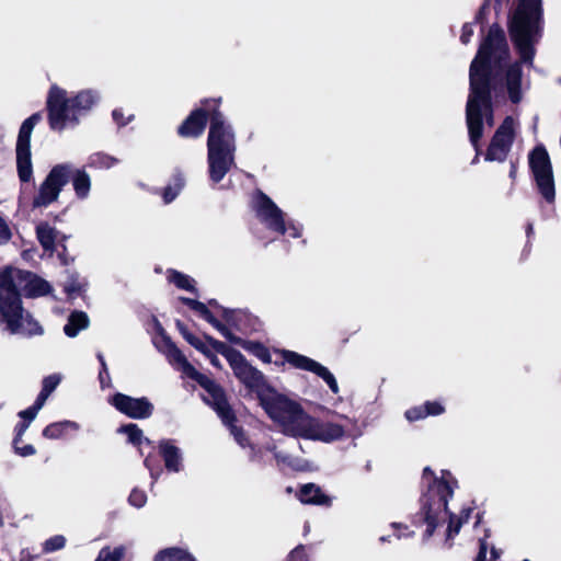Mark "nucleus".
<instances>
[{"instance_id": "1", "label": "nucleus", "mask_w": 561, "mask_h": 561, "mask_svg": "<svg viewBox=\"0 0 561 561\" xmlns=\"http://www.w3.org/2000/svg\"><path fill=\"white\" fill-rule=\"evenodd\" d=\"M508 47L504 32L496 25L490 27L470 66V94L466 117L469 138L474 148L483 135V123L493 125L491 93L506 92L513 103L523 98L520 62L506 65Z\"/></svg>"}, {"instance_id": "2", "label": "nucleus", "mask_w": 561, "mask_h": 561, "mask_svg": "<svg viewBox=\"0 0 561 561\" xmlns=\"http://www.w3.org/2000/svg\"><path fill=\"white\" fill-rule=\"evenodd\" d=\"M219 100H207L204 108H198L179 127L183 137L199 136L209 115V131L207 139V162L209 178L214 183L220 182L234 165L236 135L221 112L217 110Z\"/></svg>"}, {"instance_id": "3", "label": "nucleus", "mask_w": 561, "mask_h": 561, "mask_svg": "<svg viewBox=\"0 0 561 561\" xmlns=\"http://www.w3.org/2000/svg\"><path fill=\"white\" fill-rule=\"evenodd\" d=\"M51 286L37 275L7 267L0 272V324L10 334L33 336L43 333L42 327L22 307L21 295L39 297L50 293Z\"/></svg>"}, {"instance_id": "4", "label": "nucleus", "mask_w": 561, "mask_h": 561, "mask_svg": "<svg viewBox=\"0 0 561 561\" xmlns=\"http://www.w3.org/2000/svg\"><path fill=\"white\" fill-rule=\"evenodd\" d=\"M260 400L265 412L286 435L323 443H332L345 436L344 426L312 417L299 403L285 396L271 391L262 394Z\"/></svg>"}, {"instance_id": "5", "label": "nucleus", "mask_w": 561, "mask_h": 561, "mask_svg": "<svg viewBox=\"0 0 561 561\" xmlns=\"http://www.w3.org/2000/svg\"><path fill=\"white\" fill-rule=\"evenodd\" d=\"M100 94L95 90H82L69 96L67 91L53 84L47 94L48 124L50 129L61 133L79 125L99 102Z\"/></svg>"}, {"instance_id": "6", "label": "nucleus", "mask_w": 561, "mask_h": 561, "mask_svg": "<svg viewBox=\"0 0 561 561\" xmlns=\"http://www.w3.org/2000/svg\"><path fill=\"white\" fill-rule=\"evenodd\" d=\"M541 0H519L510 21V35L519 53L520 61L533 65L535 44L541 37Z\"/></svg>"}, {"instance_id": "7", "label": "nucleus", "mask_w": 561, "mask_h": 561, "mask_svg": "<svg viewBox=\"0 0 561 561\" xmlns=\"http://www.w3.org/2000/svg\"><path fill=\"white\" fill-rule=\"evenodd\" d=\"M184 375L197 381L207 391L208 396L205 398L207 403L214 408L222 423L230 428L236 442L241 447H245L248 439L242 430L233 424L236 416L226 400L222 389L209 377L198 373L193 366H187Z\"/></svg>"}, {"instance_id": "8", "label": "nucleus", "mask_w": 561, "mask_h": 561, "mask_svg": "<svg viewBox=\"0 0 561 561\" xmlns=\"http://www.w3.org/2000/svg\"><path fill=\"white\" fill-rule=\"evenodd\" d=\"M216 352L226 356L229 365L231 366L236 377L249 389L260 391L265 386L263 374L251 366L243 355L236 351L228 348L222 342L209 340Z\"/></svg>"}, {"instance_id": "9", "label": "nucleus", "mask_w": 561, "mask_h": 561, "mask_svg": "<svg viewBox=\"0 0 561 561\" xmlns=\"http://www.w3.org/2000/svg\"><path fill=\"white\" fill-rule=\"evenodd\" d=\"M529 167L541 197L553 204L556 199V185L551 162L543 147H536L529 154Z\"/></svg>"}, {"instance_id": "10", "label": "nucleus", "mask_w": 561, "mask_h": 561, "mask_svg": "<svg viewBox=\"0 0 561 561\" xmlns=\"http://www.w3.org/2000/svg\"><path fill=\"white\" fill-rule=\"evenodd\" d=\"M41 119L42 114L34 113L22 123L19 130L15 152L18 174L22 182H30L33 179L31 135Z\"/></svg>"}, {"instance_id": "11", "label": "nucleus", "mask_w": 561, "mask_h": 561, "mask_svg": "<svg viewBox=\"0 0 561 561\" xmlns=\"http://www.w3.org/2000/svg\"><path fill=\"white\" fill-rule=\"evenodd\" d=\"M70 173V163H60L53 167L33 198V207H47L56 202L62 187L68 183Z\"/></svg>"}, {"instance_id": "12", "label": "nucleus", "mask_w": 561, "mask_h": 561, "mask_svg": "<svg viewBox=\"0 0 561 561\" xmlns=\"http://www.w3.org/2000/svg\"><path fill=\"white\" fill-rule=\"evenodd\" d=\"M256 218L268 230L285 234L286 221L282 209L264 193L257 192L252 199Z\"/></svg>"}, {"instance_id": "13", "label": "nucleus", "mask_w": 561, "mask_h": 561, "mask_svg": "<svg viewBox=\"0 0 561 561\" xmlns=\"http://www.w3.org/2000/svg\"><path fill=\"white\" fill-rule=\"evenodd\" d=\"M518 123L512 116H507L496 129L485 153V160L503 162L511 151Z\"/></svg>"}, {"instance_id": "14", "label": "nucleus", "mask_w": 561, "mask_h": 561, "mask_svg": "<svg viewBox=\"0 0 561 561\" xmlns=\"http://www.w3.org/2000/svg\"><path fill=\"white\" fill-rule=\"evenodd\" d=\"M280 356L285 363H288L294 368L313 373L320 377L330 388L333 393H339V385L334 375L323 365L313 360L310 357L298 354L293 351L283 350Z\"/></svg>"}, {"instance_id": "15", "label": "nucleus", "mask_w": 561, "mask_h": 561, "mask_svg": "<svg viewBox=\"0 0 561 561\" xmlns=\"http://www.w3.org/2000/svg\"><path fill=\"white\" fill-rule=\"evenodd\" d=\"M117 411L135 420L148 419L153 413V404L146 398H133L117 392L110 400Z\"/></svg>"}, {"instance_id": "16", "label": "nucleus", "mask_w": 561, "mask_h": 561, "mask_svg": "<svg viewBox=\"0 0 561 561\" xmlns=\"http://www.w3.org/2000/svg\"><path fill=\"white\" fill-rule=\"evenodd\" d=\"M421 480L427 491H454L459 488L457 479L447 470L435 473L430 467H425Z\"/></svg>"}, {"instance_id": "17", "label": "nucleus", "mask_w": 561, "mask_h": 561, "mask_svg": "<svg viewBox=\"0 0 561 561\" xmlns=\"http://www.w3.org/2000/svg\"><path fill=\"white\" fill-rule=\"evenodd\" d=\"M159 455L164 461L165 469L178 472L182 466V455L179 447L171 439H162L158 444Z\"/></svg>"}, {"instance_id": "18", "label": "nucleus", "mask_w": 561, "mask_h": 561, "mask_svg": "<svg viewBox=\"0 0 561 561\" xmlns=\"http://www.w3.org/2000/svg\"><path fill=\"white\" fill-rule=\"evenodd\" d=\"M182 301L186 304L192 310H194L199 317L216 328L222 336L228 340H232L230 330L211 314L205 304L190 298H182Z\"/></svg>"}, {"instance_id": "19", "label": "nucleus", "mask_w": 561, "mask_h": 561, "mask_svg": "<svg viewBox=\"0 0 561 561\" xmlns=\"http://www.w3.org/2000/svg\"><path fill=\"white\" fill-rule=\"evenodd\" d=\"M72 186L76 196L79 199H85L89 197L91 190V178L83 169L73 170L71 168Z\"/></svg>"}, {"instance_id": "20", "label": "nucleus", "mask_w": 561, "mask_h": 561, "mask_svg": "<svg viewBox=\"0 0 561 561\" xmlns=\"http://www.w3.org/2000/svg\"><path fill=\"white\" fill-rule=\"evenodd\" d=\"M89 327V318L83 311H73L68 322L64 327V332L69 337H75L78 333Z\"/></svg>"}, {"instance_id": "21", "label": "nucleus", "mask_w": 561, "mask_h": 561, "mask_svg": "<svg viewBox=\"0 0 561 561\" xmlns=\"http://www.w3.org/2000/svg\"><path fill=\"white\" fill-rule=\"evenodd\" d=\"M169 362L183 374L186 371L187 366H192L184 354L170 341L164 340V350Z\"/></svg>"}, {"instance_id": "22", "label": "nucleus", "mask_w": 561, "mask_h": 561, "mask_svg": "<svg viewBox=\"0 0 561 561\" xmlns=\"http://www.w3.org/2000/svg\"><path fill=\"white\" fill-rule=\"evenodd\" d=\"M79 428V424L73 421L55 422L43 430V436L48 439H58L61 438L67 431H78Z\"/></svg>"}, {"instance_id": "23", "label": "nucleus", "mask_w": 561, "mask_h": 561, "mask_svg": "<svg viewBox=\"0 0 561 561\" xmlns=\"http://www.w3.org/2000/svg\"><path fill=\"white\" fill-rule=\"evenodd\" d=\"M37 239L46 251H54L57 231L47 224H41L36 228Z\"/></svg>"}, {"instance_id": "24", "label": "nucleus", "mask_w": 561, "mask_h": 561, "mask_svg": "<svg viewBox=\"0 0 561 561\" xmlns=\"http://www.w3.org/2000/svg\"><path fill=\"white\" fill-rule=\"evenodd\" d=\"M118 433L125 434L127 436L128 443L134 446H140L142 443L150 444V440L144 437V433L137 424L129 423L121 426L117 430Z\"/></svg>"}, {"instance_id": "25", "label": "nucleus", "mask_w": 561, "mask_h": 561, "mask_svg": "<svg viewBox=\"0 0 561 561\" xmlns=\"http://www.w3.org/2000/svg\"><path fill=\"white\" fill-rule=\"evenodd\" d=\"M119 160L104 152H95L89 157L88 165L94 169H111L115 167Z\"/></svg>"}, {"instance_id": "26", "label": "nucleus", "mask_w": 561, "mask_h": 561, "mask_svg": "<svg viewBox=\"0 0 561 561\" xmlns=\"http://www.w3.org/2000/svg\"><path fill=\"white\" fill-rule=\"evenodd\" d=\"M60 381L61 376L58 374L45 377L43 380L42 390L36 399L45 404L46 400L48 399L50 393L57 388Z\"/></svg>"}, {"instance_id": "27", "label": "nucleus", "mask_w": 561, "mask_h": 561, "mask_svg": "<svg viewBox=\"0 0 561 561\" xmlns=\"http://www.w3.org/2000/svg\"><path fill=\"white\" fill-rule=\"evenodd\" d=\"M168 278L171 283H173L175 286H178L181 289H185V290H190V291L194 290V280L187 275H184L176 271H170Z\"/></svg>"}, {"instance_id": "28", "label": "nucleus", "mask_w": 561, "mask_h": 561, "mask_svg": "<svg viewBox=\"0 0 561 561\" xmlns=\"http://www.w3.org/2000/svg\"><path fill=\"white\" fill-rule=\"evenodd\" d=\"M209 340H213L211 337L209 336H206V342L201 340L199 337L195 336V335H190V336H186V341L193 346L195 347L197 351H199L201 353H203L204 355L205 354H208V351L210 348L215 350L211 342Z\"/></svg>"}, {"instance_id": "29", "label": "nucleus", "mask_w": 561, "mask_h": 561, "mask_svg": "<svg viewBox=\"0 0 561 561\" xmlns=\"http://www.w3.org/2000/svg\"><path fill=\"white\" fill-rule=\"evenodd\" d=\"M13 449H14L15 454L21 457L33 456L36 453L35 447L31 444H23L22 438L13 439Z\"/></svg>"}, {"instance_id": "30", "label": "nucleus", "mask_w": 561, "mask_h": 561, "mask_svg": "<svg viewBox=\"0 0 561 561\" xmlns=\"http://www.w3.org/2000/svg\"><path fill=\"white\" fill-rule=\"evenodd\" d=\"M44 403L39 400H35L34 404L19 413V416L24 421L31 423L37 415L38 411L43 408Z\"/></svg>"}, {"instance_id": "31", "label": "nucleus", "mask_w": 561, "mask_h": 561, "mask_svg": "<svg viewBox=\"0 0 561 561\" xmlns=\"http://www.w3.org/2000/svg\"><path fill=\"white\" fill-rule=\"evenodd\" d=\"M185 184V179L184 176H179V185L178 187H173L171 185H169L168 187L164 188V193H163V199L164 202L168 204V203H171L178 195L179 193L181 192V190L183 188Z\"/></svg>"}, {"instance_id": "32", "label": "nucleus", "mask_w": 561, "mask_h": 561, "mask_svg": "<svg viewBox=\"0 0 561 561\" xmlns=\"http://www.w3.org/2000/svg\"><path fill=\"white\" fill-rule=\"evenodd\" d=\"M404 415H405L407 420L410 422H415V421L422 420L427 416L424 405L413 407V408L407 410Z\"/></svg>"}, {"instance_id": "33", "label": "nucleus", "mask_w": 561, "mask_h": 561, "mask_svg": "<svg viewBox=\"0 0 561 561\" xmlns=\"http://www.w3.org/2000/svg\"><path fill=\"white\" fill-rule=\"evenodd\" d=\"M424 409L426 410V415H440L444 413L445 408L440 402L437 401H427L424 404Z\"/></svg>"}, {"instance_id": "34", "label": "nucleus", "mask_w": 561, "mask_h": 561, "mask_svg": "<svg viewBox=\"0 0 561 561\" xmlns=\"http://www.w3.org/2000/svg\"><path fill=\"white\" fill-rule=\"evenodd\" d=\"M11 229L7 221L0 216V245L5 244L11 239Z\"/></svg>"}, {"instance_id": "35", "label": "nucleus", "mask_w": 561, "mask_h": 561, "mask_svg": "<svg viewBox=\"0 0 561 561\" xmlns=\"http://www.w3.org/2000/svg\"><path fill=\"white\" fill-rule=\"evenodd\" d=\"M112 116H113L114 122L121 127L127 125L133 119V115L125 117L124 113L121 108L114 110L112 113Z\"/></svg>"}, {"instance_id": "36", "label": "nucleus", "mask_w": 561, "mask_h": 561, "mask_svg": "<svg viewBox=\"0 0 561 561\" xmlns=\"http://www.w3.org/2000/svg\"><path fill=\"white\" fill-rule=\"evenodd\" d=\"M145 465L150 471L151 477L154 479L162 472L159 465L156 463L154 459L150 456L145 459Z\"/></svg>"}, {"instance_id": "37", "label": "nucleus", "mask_w": 561, "mask_h": 561, "mask_svg": "<svg viewBox=\"0 0 561 561\" xmlns=\"http://www.w3.org/2000/svg\"><path fill=\"white\" fill-rule=\"evenodd\" d=\"M472 35H473V25L470 23L465 24L462 26V31H461V35H460L461 43L463 45H467L470 42Z\"/></svg>"}, {"instance_id": "38", "label": "nucleus", "mask_w": 561, "mask_h": 561, "mask_svg": "<svg viewBox=\"0 0 561 561\" xmlns=\"http://www.w3.org/2000/svg\"><path fill=\"white\" fill-rule=\"evenodd\" d=\"M291 238H299L301 236V226L293 221L286 222V232Z\"/></svg>"}, {"instance_id": "39", "label": "nucleus", "mask_w": 561, "mask_h": 561, "mask_svg": "<svg viewBox=\"0 0 561 561\" xmlns=\"http://www.w3.org/2000/svg\"><path fill=\"white\" fill-rule=\"evenodd\" d=\"M99 379H100V385H101L102 389L110 387L111 377H110L108 369H106V373H104V370H100Z\"/></svg>"}, {"instance_id": "40", "label": "nucleus", "mask_w": 561, "mask_h": 561, "mask_svg": "<svg viewBox=\"0 0 561 561\" xmlns=\"http://www.w3.org/2000/svg\"><path fill=\"white\" fill-rule=\"evenodd\" d=\"M30 424L31 423H28L26 421H23V422L19 423L15 426V436H14V438L21 439L22 436L24 435V433L26 432V430L28 428Z\"/></svg>"}, {"instance_id": "41", "label": "nucleus", "mask_w": 561, "mask_h": 561, "mask_svg": "<svg viewBox=\"0 0 561 561\" xmlns=\"http://www.w3.org/2000/svg\"><path fill=\"white\" fill-rule=\"evenodd\" d=\"M255 354L257 355V357H260L263 362H271V355L268 353V351L262 346V345H257L256 346V352Z\"/></svg>"}, {"instance_id": "42", "label": "nucleus", "mask_w": 561, "mask_h": 561, "mask_svg": "<svg viewBox=\"0 0 561 561\" xmlns=\"http://www.w3.org/2000/svg\"><path fill=\"white\" fill-rule=\"evenodd\" d=\"M205 356L209 359L213 366L217 368L221 367L219 358L211 352V348L208 351V354H205Z\"/></svg>"}, {"instance_id": "43", "label": "nucleus", "mask_w": 561, "mask_h": 561, "mask_svg": "<svg viewBox=\"0 0 561 561\" xmlns=\"http://www.w3.org/2000/svg\"><path fill=\"white\" fill-rule=\"evenodd\" d=\"M65 290H66L69 295L76 294V293L80 291V285H77V284H75V283L67 284V285L65 286Z\"/></svg>"}, {"instance_id": "44", "label": "nucleus", "mask_w": 561, "mask_h": 561, "mask_svg": "<svg viewBox=\"0 0 561 561\" xmlns=\"http://www.w3.org/2000/svg\"><path fill=\"white\" fill-rule=\"evenodd\" d=\"M300 491H304V492L320 491V489L318 486H316L313 483H307L301 486Z\"/></svg>"}, {"instance_id": "45", "label": "nucleus", "mask_w": 561, "mask_h": 561, "mask_svg": "<svg viewBox=\"0 0 561 561\" xmlns=\"http://www.w3.org/2000/svg\"><path fill=\"white\" fill-rule=\"evenodd\" d=\"M178 328L180 330V332L182 333L183 337L186 340V336H190V335H193L191 332L187 331L186 328H184L183 324H181L180 322H178Z\"/></svg>"}, {"instance_id": "46", "label": "nucleus", "mask_w": 561, "mask_h": 561, "mask_svg": "<svg viewBox=\"0 0 561 561\" xmlns=\"http://www.w3.org/2000/svg\"><path fill=\"white\" fill-rule=\"evenodd\" d=\"M98 359H99V362L101 364V370H104V373H106L107 365H106V362L104 359V356L101 353L98 354Z\"/></svg>"}, {"instance_id": "47", "label": "nucleus", "mask_w": 561, "mask_h": 561, "mask_svg": "<svg viewBox=\"0 0 561 561\" xmlns=\"http://www.w3.org/2000/svg\"><path fill=\"white\" fill-rule=\"evenodd\" d=\"M179 176H183V175L182 174L174 175L173 184L171 186L178 187V185H179Z\"/></svg>"}, {"instance_id": "48", "label": "nucleus", "mask_w": 561, "mask_h": 561, "mask_svg": "<svg viewBox=\"0 0 561 561\" xmlns=\"http://www.w3.org/2000/svg\"><path fill=\"white\" fill-rule=\"evenodd\" d=\"M515 174H516V167L514 164H512L511 167V172H510V176L511 178H515Z\"/></svg>"}, {"instance_id": "49", "label": "nucleus", "mask_w": 561, "mask_h": 561, "mask_svg": "<svg viewBox=\"0 0 561 561\" xmlns=\"http://www.w3.org/2000/svg\"><path fill=\"white\" fill-rule=\"evenodd\" d=\"M275 458L277 460H282L283 462H286L287 461V457H280L278 454H275Z\"/></svg>"}]
</instances>
